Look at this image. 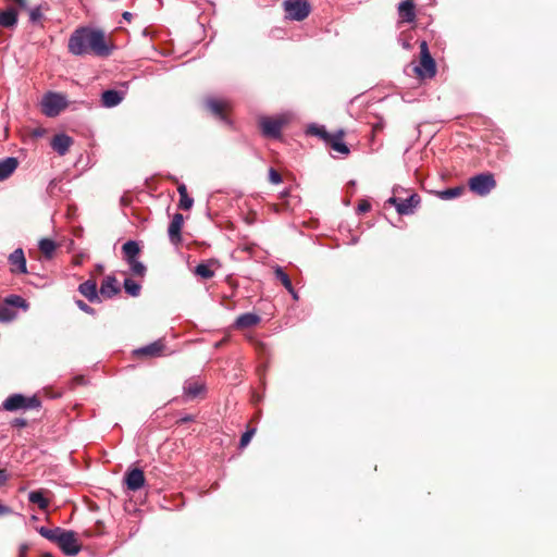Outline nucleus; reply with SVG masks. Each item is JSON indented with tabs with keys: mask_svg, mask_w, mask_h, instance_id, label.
Returning <instances> with one entry per match:
<instances>
[{
	"mask_svg": "<svg viewBox=\"0 0 557 557\" xmlns=\"http://www.w3.org/2000/svg\"><path fill=\"white\" fill-rule=\"evenodd\" d=\"M206 108L211 112L213 116L219 119L221 122L225 123L226 125H232V122L228 120V117L225 114V109L227 107V103L225 101L219 100L213 97H208L205 100Z\"/></svg>",
	"mask_w": 557,
	"mask_h": 557,
	"instance_id": "nucleus-11",
	"label": "nucleus"
},
{
	"mask_svg": "<svg viewBox=\"0 0 557 557\" xmlns=\"http://www.w3.org/2000/svg\"><path fill=\"white\" fill-rule=\"evenodd\" d=\"M194 420H195L194 416L185 414L182 418H180L178 422L180 423H188V422H193Z\"/></svg>",
	"mask_w": 557,
	"mask_h": 557,
	"instance_id": "nucleus-47",
	"label": "nucleus"
},
{
	"mask_svg": "<svg viewBox=\"0 0 557 557\" xmlns=\"http://www.w3.org/2000/svg\"><path fill=\"white\" fill-rule=\"evenodd\" d=\"M287 123V120L283 116L280 117H267L263 116L259 121L261 133L264 137L278 139L282 135V128Z\"/></svg>",
	"mask_w": 557,
	"mask_h": 557,
	"instance_id": "nucleus-5",
	"label": "nucleus"
},
{
	"mask_svg": "<svg viewBox=\"0 0 557 557\" xmlns=\"http://www.w3.org/2000/svg\"><path fill=\"white\" fill-rule=\"evenodd\" d=\"M205 393L206 384L199 379L190 377L183 384V394L186 400H193Z\"/></svg>",
	"mask_w": 557,
	"mask_h": 557,
	"instance_id": "nucleus-12",
	"label": "nucleus"
},
{
	"mask_svg": "<svg viewBox=\"0 0 557 557\" xmlns=\"http://www.w3.org/2000/svg\"><path fill=\"white\" fill-rule=\"evenodd\" d=\"M420 66L416 67V72L420 76L433 77L436 74V64L429 51L428 42L425 40L420 42Z\"/></svg>",
	"mask_w": 557,
	"mask_h": 557,
	"instance_id": "nucleus-7",
	"label": "nucleus"
},
{
	"mask_svg": "<svg viewBox=\"0 0 557 557\" xmlns=\"http://www.w3.org/2000/svg\"><path fill=\"white\" fill-rule=\"evenodd\" d=\"M269 181L272 184L277 185V184H280L282 182V176H281V174L276 170L271 168L270 171H269Z\"/></svg>",
	"mask_w": 557,
	"mask_h": 557,
	"instance_id": "nucleus-42",
	"label": "nucleus"
},
{
	"mask_svg": "<svg viewBox=\"0 0 557 557\" xmlns=\"http://www.w3.org/2000/svg\"><path fill=\"white\" fill-rule=\"evenodd\" d=\"M255 432V429L247 430L240 437L239 446L245 447L246 445H248Z\"/></svg>",
	"mask_w": 557,
	"mask_h": 557,
	"instance_id": "nucleus-41",
	"label": "nucleus"
},
{
	"mask_svg": "<svg viewBox=\"0 0 557 557\" xmlns=\"http://www.w3.org/2000/svg\"><path fill=\"white\" fill-rule=\"evenodd\" d=\"M78 292L90 302H101L95 280H87L79 284Z\"/></svg>",
	"mask_w": 557,
	"mask_h": 557,
	"instance_id": "nucleus-16",
	"label": "nucleus"
},
{
	"mask_svg": "<svg viewBox=\"0 0 557 557\" xmlns=\"http://www.w3.org/2000/svg\"><path fill=\"white\" fill-rule=\"evenodd\" d=\"M399 21L403 23H412L416 20V4L413 0H403L398 4Z\"/></svg>",
	"mask_w": 557,
	"mask_h": 557,
	"instance_id": "nucleus-17",
	"label": "nucleus"
},
{
	"mask_svg": "<svg viewBox=\"0 0 557 557\" xmlns=\"http://www.w3.org/2000/svg\"><path fill=\"white\" fill-rule=\"evenodd\" d=\"M274 275H275V278L278 280L286 289H292V286H293L292 281L289 278V276L284 272V270L280 265H277L274 269Z\"/></svg>",
	"mask_w": 557,
	"mask_h": 557,
	"instance_id": "nucleus-34",
	"label": "nucleus"
},
{
	"mask_svg": "<svg viewBox=\"0 0 557 557\" xmlns=\"http://www.w3.org/2000/svg\"><path fill=\"white\" fill-rule=\"evenodd\" d=\"M90 51L98 57H109L112 52V46L106 41V35L101 29L90 28L89 34Z\"/></svg>",
	"mask_w": 557,
	"mask_h": 557,
	"instance_id": "nucleus-6",
	"label": "nucleus"
},
{
	"mask_svg": "<svg viewBox=\"0 0 557 557\" xmlns=\"http://www.w3.org/2000/svg\"><path fill=\"white\" fill-rule=\"evenodd\" d=\"M58 546L66 556H75L81 552V544L76 539V533L71 530H64L60 535Z\"/></svg>",
	"mask_w": 557,
	"mask_h": 557,
	"instance_id": "nucleus-9",
	"label": "nucleus"
},
{
	"mask_svg": "<svg viewBox=\"0 0 557 557\" xmlns=\"http://www.w3.org/2000/svg\"><path fill=\"white\" fill-rule=\"evenodd\" d=\"M76 306L85 313L87 314H90V315H95L96 314V310L90 307L89 305H87L85 301L78 299L75 301Z\"/></svg>",
	"mask_w": 557,
	"mask_h": 557,
	"instance_id": "nucleus-40",
	"label": "nucleus"
},
{
	"mask_svg": "<svg viewBox=\"0 0 557 557\" xmlns=\"http://www.w3.org/2000/svg\"><path fill=\"white\" fill-rule=\"evenodd\" d=\"M16 318V312L4 301L0 302V322H11Z\"/></svg>",
	"mask_w": 557,
	"mask_h": 557,
	"instance_id": "nucleus-31",
	"label": "nucleus"
},
{
	"mask_svg": "<svg viewBox=\"0 0 557 557\" xmlns=\"http://www.w3.org/2000/svg\"><path fill=\"white\" fill-rule=\"evenodd\" d=\"M122 16H123L124 20L129 22L132 20V17H133V14L131 12L126 11V12L123 13Z\"/></svg>",
	"mask_w": 557,
	"mask_h": 557,
	"instance_id": "nucleus-51",
	"label": "nucleus"
},
{
	"mask_svg": "<svg viewBox=\"0 0 557 557\" xmlns=\"http://www.w3.org/2000/svg\"><path fill=\"white\" fill-rule=\"evenodd\" d=\"M388 202L396 207V210L399 214L409 215L412 214L414 209L419 206L420 197L417 194H411L405 199L391 197Z\"/></svg>",
	"mask_w": 557,
	"mask_h": 557,
	"instance_id": "nucleus-10",
	"label": "nucleus"
},
{
	"mask_svg": "<svg viewBox=\"0 0 557 557\" xmlns=\"http://www.w3.org/2000/svg\"><path fill=\"white\" fill-rule=\"evenodd\" d=\"M127 264L129 265V269L134 275L141 277L145 276L147 270L146 265L138 259L129 260Z\"/></svg>",
	"mask_w": 557,
	"mask_h": 557,
	"instance_id": "nucleus-35",
	"label": "nucleus"
},
{
	"mask_svg": "<svg viewBox=\"0 0 557 557\" xmlns=\"http://www.w3.org/2000/svg\"><path fill=\"white\" fill-rule=\"evenodd\" d=\"M7 411L28 410L40 407V400L36 396L26 397L22 394L10 395L2 404Z\"/></svg>",
	"mask_w": 557,
	"mask_h": 557,
	"instance_id": "nucleus-3",
	"label": "nucleus"
},
{
	"mask_svg": "<svg viewBox=\"0 0 557 557\" xmlns=\"http://www.w3.org/2000/svg\"><path fill=\"white\" fill-rule=\"evenodd\" d=\"M27 550V546L23 545L20 549V557H25V552Z\"/></svg>",
	"mask_w": 557,
	"mask_h": 557,
	"instance_id": "nucleus-52",
	"label": "nucleus"
},
{
	"mask_svg": "<svg viewBox=\"0 0 557 557\" xmlns=\"http://www.w3.org/2000/svg\"><path fill=\"white\" fill-rule=\"evenodd\" d=\"M124 259L126 262L129 260L137 259L136 256L139 253L140 248L137 242L127 240L122 247Z\"/></svg>",
	"mask_w": 557,
	"mask_h": 557,
	"instance_id": "nucleus-27",
	"label": "nucleus"
},
{
	"mask_svg": "<svg viewBox=\"0 0 557 557\" xmlns=\"http://www.w3.org/2000/svg\"><path fill=\"white\" fill-rule=\"evenodd\" d=\"M18 166V160L15 157H7L0 161V182L7 180Z\"/></svg>",
	"mask_w": 557,
	"mask_h": 557,
	"instance_id": "nucleus-23",
	"label": "nucleus"
},
{
	"mask_svg": "<svg viewBox=\"0 0 557 557\" xmlns=\"http://www.w3.org/2000/svg\"><path fill=\"white\" fill-rule=\"evenodd\" d=\"M495 186L496 181L490 172L476 174L469 180L470 189L482 197L488 195Z\"/></svg>",
	"mask_w": 557,
	"mask_h": 557,
	"instance_id": "nucleus-4",
	"label": "nucleus"
},
{
	"mask_svg": "<svg viewBox=\"0 0 557 557\" xmlns=\"http://www.w3.org/2000/svg\"><path fill=\"white\" fill-rule=\"evenodd\" d=\"M12 512H13V510L11 507L0 503V517L10 515Z\"/></svg>",
	"mask_w": 557,
	"mask_h": 557,
	"instance_id": "nucleus-46",
	"label": "nucleus"
},
{
	"mask_svg": "<svg viewBox=\"0 0 557 557\" xmlns=\"http://www.w3.org/2000/svg\"><path fill=\"white\" fill-rule=\"evenodd\" d=\"M260 321H261V318L258 314L252 313V312H246V313L240 314L236 319L235 326L237 329H248V327L257 325Z\"/></svg>",
	"mask_w": 557,
	"mask_h": 557,
	"instance_id": "nucleus-25",
	"label": "nucleus"
},
{
	"mask_svg": "<svg viewBox=\"0 0 557 557\" xmlns=\"http://www.w3.org/2000/svg\"><path fill=\"white\" fill-rule=\"evenodd\" d=\"M307 134L308 135H313V136H317V137H320L321 139L327 141L329 138H330V134L326 132L325 127L322 126V125H318V124H310L307 128Z\"/></svg>",
	"mask_w": 557,
	"mask_h": 557,
	"instance_id": "nucleus-32",
	"label": "nucleus"
},
{
	"mask_svg": "<svg viewBox=\"0 0 557 557\" xmlns=\"http://www.w3.org/2000/svg\"><path fill=\"white\" fill-rule=\"evenodd\" d=\"M42 17H44V15L41 12V8L39 5L30 9V11H29L30 23L37 24L41 21Z\"/></svg>",
	"mask_w": 557,
	"mask_h": 557,
	"instance_id": "nucleus-38",
	"label": "nucleus"
},
{
	"mask_svg": "<svg viewBox=\"0 0 557 557\" xmlns=\"http://www.w3.org/2000/svg\"><path fill=\"white\" fill-rule=\"evenodd\" d=\"M67 106V98L60 92L48 91L41 100V111L48 117L58 116Z\"/></svg>",
	"mask_w": 557,
	"mask_h": 557,
	"instance_id": "nucleus-1",
	"label": "nucleus"
},
{
	"mask_svg": "<svg viewBox=\"0 0 557 557\" xmlns=\"http://www.w3.org/2000/svg\"><path fill=\"white\" fill-rule=\"evenodd\" d=\"M37 531L42 537L49 540L50 542L58 544L60 535L64 532V529H62L60 527H57L54 529H48L46 527H40L37 529Z\"/></svg>",
	"mask_w": 557,
	"mask_h": 557,
	"instance_id": "nucleus-26",
	"label": "nucleus"
},
{
	"mask_svg": "<svg viewBox=\"0 0 557 557\" xmlns=\"http://www.w3.org/2000/svg\"><path fill=\"white\" fill-rule=\"evenodd\" d=\"M284 9L287 16L294 21H302L310 13V4L307 0H285Z\"/></svg>",
	"mask_w": 557,
	"mask_h": 557,
	"instance_id": "nucleus-8",
	"label": "nucleus"
},
{
	"mask_svg": "<svg viewBox=\"0 0 557 557\" xmlns=\"http://www.w3.org/2000/svg\"><path fill=\"white\" fill-rule=\"evenodd\" d=\"M123 100V92L108 89L101 95V103L104 108H113L120 104Z\"/></svg>",
	"mask_w": 557,
	"mask_h": 557,
	"instance_id": "nucleus-22",
	"label": "nucleus"
},
{
	"mask_svg": "<svg viewBox=\"0 0 557 557\" xmlns=\"http://www.w3.org/2000/svg\"><path fill=\"white\" fill-rule=\"evenodd\" d=\"M90 28L82 27L76 29L69 39V51L74 55H84L90 51L89 46Z\"/></svg>",
	"mask_w": 557,
	"mask_h": 557,
	"instance_id": "nucleus-2",
	"label": "nucleus"
},
{
	"mask_svg": "<svg viewBox=\"0 0 557 557\" xmlns=\"http://www.w3.org/2000/svg\"><path fill=\"white\" fill-rule=\"evenodd\" d=\"M342 135H343V133L339 132V134L337 136H330V138L326 143L330 144V146L332 147L333 150H335L339 153H343V154H348L349 148L342 140Z\"/></svg>",
	"mask_w": 557,
	"mask_h": 557,
	"instance_id": "nucleus-28",
	"label": "nucleus"
},
{
	"mask_svg": "<svg viewBox=\"0 0 557 557\" xmlns=\"http://www.w3.org/2000/svg\"><path fill=\"white\" fill-rule=\"evenodd\" d=\"M17 11L14 8L0 10V26L4 28H14L17 25Z\"/></svg>",
	"mask_w": 557,
	"mask_h": 557,
	"instance_id": "nucleus-24",
	"label": "nucleus"
},
{
	"mask_svg": "<svg viewBox=\"0 0 557 557\" xmlns=\"http://www.w3.org/2000/svg\"><path fill=\"white\" fill-rule=\"evenodd\" d=\"M48 494H50V492L42 488L30 491L28 493V502L36 504L41 510H46L49 507Z\"/></svg>",
	"mask_w": 557,
	"mask_h": 557,
	"instance_id": "nucleus-21",
	"label": "nucleus"
},
{
	"mask_svg": "<svg viewBox=\"0 0 557 557\" xmlns=\"http://www.w3.org/2000/svg\"><path fill=\"white\" fill-rule=\"evenodd\" d=\"M20 8L26 9L27 8V1L26 0H14Z\"/></svg>",
	"mask_w": 557,
	"mask_h": 557,
	"instance_id": "nucleus-50",
	"label": "nucleus"
},
{
	"mask_svg": "<svg viewBox=\"0 0 557 557\" xmlns=\"http://www.w3.org/2000/svg\"><path fill=\"white\" fill-rule=\"evenodd\" d=\"M9 263L11 264L12 273H27L26 258L22 248H16L13 252L10 253Z\"/></svg>",
	"mask_w": 557,
	"mask_h": 557,
	"instance_id": "nucleus-14",
	"label": "nucleus"
},
{
	"mask_svg": "<svg viewBox=\"0 0 557 557\" xmlns=\"http://www.w3.org/2000/svg\"><path fill=\"white\" fill-rule=\"evenodd\" d=\"M5 304H8L12 309L14 308H21L23 310H27L29 307V304L20 295H9L3 299Z\"/></svg>",
	"mask_w": 557,
	"mask_h": 557,
	"instance_id": "nucleus-29",
	"label": "nucleus"
},
{
	"mask_svg": "<svg viewBox=\"0 0 557 557\" xmlns=\"http://www.w3.org/2000/svg\"><path fill=\"white\" fill-rule=\"evenodd\" d=\"M403 46H404V48H406V49H409V48H410V45H409L408 42H404V44H403Z\"/></svg>",
	"mask_w": 557,
	"mask_h": 557,
	"instance_id": "nucleus-53",
	"label": "nucleus"
},
{
	"mask_svg": "<svg viewBox=\"0 0 557 557\" xmlns=\"http://www.w3.org/2000/svg\"><path fill=\"white\" fill-rule=\"evenodd\" d=\"M184 223V218L181 213H175L172 218V221L168 228V234L171 243L177 244L182 239V227Z\"/></svg>",
	"mask_w": 557,
	"mask_h": 557,
	"instance_id": "nucleus-18",
	"label": "nucleus"
},
{
	"mask_svg": "<svg viewBox=\"0 0 557 557\" xmlns=\"http://www.w3.org/2000/svg\"><path fill=\"white\" fill-rule=\"evenodd\" d=\"M11 424L13 428H24L26 426L27 422L23 418H15L12 420Z\"/></svg>",
	"mask_w": 557,
	"mask_h": 557,
	"instance_id": "nucleus-43",
	"label": "nucleus"
},
{
	"mask_svg": "<svg viewBox=\"0 0 557 557\" xmlns=\"http://www.w3.org/2000/svg\"><path fill=\"white\" fill-rule=\"evenodd\" d=\"M195 273L202 278H211L214 275V272L210 269V267L206 263H199L195 268Z\"/></svg>",
	"mask_w": 557,
	"mask_h": 557,
	"instance_id": "nucleus-37",
	"label": "nucleus"
},
{
	"mask_svg": "<svg viewBox=\"0 0 557 557\" xmlns=\"http://www.w3.org/2000/svg\"><path fill=\"white\" fill-rule=\"evenodd\" d=\"M358 212H368L370 209H371V205L370 202H368L367 200H363L361 201L359 205H358Z\"/></svg>",
	"mask_w": 557,
	"mask_h": 557,
	"instance_id": "nucleus-44",
	"label": "nucleus"
},
{
	"mask_svg": "<svg viewBox=\"0 0 557 557\" xmlns=\"http://www.w3.org/2000/svg\"><path fill=\"white\" fill-rule=\"evenodd\" d=\"M125 484L129 491L136 492L144 487L145 475L141 469L135 468L125 473Z\"/></svg>",
	"mask_w": 557,
	"mask_h": 557,
	"instance_id": "nucleus-13",
	"label": "nucleus"
},
{
	"mask_svg": "<svg viewBox=\"0 0 557 557\" xmlns=\"http://www.w3.org/2000/svg\"><path fill=\"white\" fill-rule=\"evenodd\" d=\"M72 144H73V139L69 135L61 133V134H57L52 138L51 147L60 156H64L67 153Z\"/></svg>",
	"mask_w": 557,
	"mask_h": 557,
	"instance_id": "nucleus-19",
	"label": "nucleus"
},
{
	"mask_svg": "<svg viewBox=\"0 0 557 557\" xmlns=\"http://www.w3.org/2000/svg\"><path fill=\"white\" fill-rule=\"evenodd\" d=\"M39 249L40 251L45 255L46 258L50 259L55 249H57V245L55 243L50 239V238H42L39 240Z\"/></svg>",
	"mask_w": 557,
	"mask_h": 557,
	"instance_id": "nucleus-30",
	"label": "nucleus"
},
{
	"mask_svg": "<svg viewBox=\"0 0 557 557\" xmlns=\"http://www.w3.org/2000/svg\"><path fill=\"white\" fill-rule=\"evenodd\" d=\"M9 480V474L5 469H0V487L5 485Z\"/></svg>",
	"mask_w": 557,
	"mask_h": 557,
	"instance_id": "nucleus-45",
	"label": "nucleus"
},
{
	"mask_svg": "<svg viewBox=\"0 0 557 557\" xmlns=\"http://www.w3.org/2000/svg\"><path fill=\"white\" fill-rule=\"evenodd\" d=\"M177 191L180 194V197L188 195L187 194V188H186V186L184 184H180L178 185Z\"/></svg>",
	"mask_w": 557,
	"mask_h": 557,
	"instance_id": "nucleus-48",
	"label": "nucleus"
},
{
	"mask_svg": "<svg viewBox=\"0 0 557 557\" xmlns=\"http://www.w3.org/2000/svg\"><path fill=\"white\" fill-rule=\"evenodd\" d=\"M463 193V187L457 186L453 188H447L445 190L440 191V197L444 200H449L460 196Z\"/></svg>",
	"mask_w": 557,
	"mask_h": 557,
	"instance_id": "nucleus-36",
	"label": "nucleus"
},
{
	"mask_svg": "<svg viewBox=\"0 0 557 557\" xmlns=\"http://www.w3.org/2000/svg\"><path fill=\"white\" fill-rule=\"evenodd\" d=\"M287 292L292 295L294 300H298V293L295 290L294 286H292V289H287Z\"/></svg>",
	"mask_w": 557,
	"mask_h": 557,
	"instance_id": "nucleus-49",
	"label": "nucleus"
},
{
	"mask_svg": "<svg viewBox=\"0 0 557 557\" xmlns=\"http://www.w3.org/2000/svg\"><path fill=\"white\" fill-rule=\"evenodd\" d=\"M194 205V199L188 195L180 197L178 207L183 210H189Z\"/></svg>",
	"mask_w": 557,
	"mask_h": 557,
	"instance_id": "nucleus-39",
	"label": "nucleus"
},
{
	"mask_svg": "<svg viewBox=\"0 0 557 557\" xmlns=\"http://www.w3.org/2000/svg\"><path fill=\"white\" fill-rule=\"evenodd\" d=\"M165 348L162 341H156L146 346H143L134 351L136 356L143 357H159L162 355L163 349Z\"/></svg>",
	"mask_w": 557,
	"mask_h": 557,
	"instance_id": "nucleus-20",
	"label": "nucleus"
},
{
	"mask_svg": "<svg viewBox=\"0 0 557 557\" xmlns=\"http://www.w3.org/2000/svg\"><path fill=\"white\" fill-rule=\"evenodd\" d=\"M123 287L125 293L132 297H137L140 294L141 286L139 283L135 282L132 278H125L123 282Z\"/></svg>",
	"mask_w": 557,
	"mask_h": 557,
	"instance_id": "nucleus-33",
	"label": "nucleus"
},
{
	"mask_svg": "<svg viewBox=\"0 0 557 557\" xmlns=\"http://www.w3.org/2000/svg\"><path fill=\"white\" fill-rule=\"evenodd\" d=\"M121 292L117 280L113 275H108L103 278L100 289L98 290L100 297L112 298Z\"/></svg>",
	"mask_w": 557,
	"mask_h": 557,
	"instance_id": "nucleus-15",
	"label": "nucleus"
}]
</instances>
